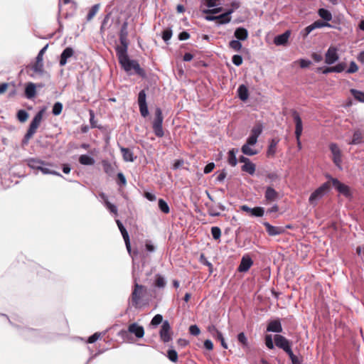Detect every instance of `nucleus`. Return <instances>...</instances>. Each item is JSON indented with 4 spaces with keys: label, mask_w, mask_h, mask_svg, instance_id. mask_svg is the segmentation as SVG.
I'll return each mask as SVG.
<instances>
[{
    "label": "nucleus",
    "mask_w": 364,
    "mask_h": 364,
    "mask_svg": "<svg viewBox=\"0 0 364 364\" xmlns=\"http://www.w3.org/2000/svg\"><path fill=\"white\" fill-rule=\"evenodd\" d=\"M48 47V44L46 45L43 48L41 49V50L38 52V53L36 58V60H37V61L43 62V55L46 53Z\"/></svg>",
    "instance_id": "57"
},
{
    "label": "nucleus",
    "mask_w": 364,
    "mask_h": 364,
    "mask_svg": "<svg viewBox=\"0 0 364 364\" xmlns=\"http://www.w3.org/2000/svg\"><path fill=\"white\" fill-rule=\"evenodd\" d=\"M124 240L126 248L127 250L128 253L134 259V256L137 255L138 251L137 250H134L133 252L132 251L129 237L128 239L127 238Z\"/></svg>",
    "instance_id": "50"
},
{
    "label": "nucleus",
    "mask_w": 364,
    "mask_h": 364,
    "mask_svg": "<svg viewBox=\"0 0 364 364\" xmlns=\"http://www.w3.org/2000/svg\"><path fill=\"white\" fill-rule=\"evenodd\" d=\"M287 354L289 355L292 364H301L302 360L296 356L291 349Z\"/></svg>",
    "instance_id": "49"
},
{
    "label": "nucleus",
    "mask_w": 364,
    "mask_h": 364,
    "mask_svg": "<svg viewBox=\"0 0 364 364\" xmlns=\"http://www.w3.org/2000/svg\"><path fill=\"white\" fill-rule=\"evenodd\" d=\"M189 333L193 336H198L200 333V330L197 325H191L189 327Z\"/></svg>",
    "instance_id": "61"
},
{
    "label": "nucleus",
    "mask_w": 364,
    "mask_h": 364,
    "mask_svg": "<svg viewBox=\"0 0 364 364\" xmlns=\"http://www.w3.org/2000/svg\"><path fill=\"white\" fill-rule=\"evenodd\" d=\"M234 12V9H229L226 12L217 16V21L218 24L228 23L231 21L230 15Z\"/></svg>",
    "instance_id": "23"
},
{
    "label": "nucleus",
    "mask_w": 364,
    "mask_h": 364,
    "mask_svg": "<svg viewBox=\"0 0 364 364\" xmlns=\"http://www.w3.org/2000/svg\"><path fill=\"white\" fill-rule=\"evenodd\" d=\"M25 95L27 98L31 99L33 97L36 95V85L33 82H29L27 84L25 89Z\"/></svg>",
    "instance_id": "32"
},
{
    "label": "nucleus",
    "mask_w": 364,
    "mask_h": 364,
    "mask_svg": "<svg viewBox=\"0 0 364 364\" xmlns=\"http://www.w3.org/2000/svg\"><path fill=\"white\" fill-rule=\"evenodd\" d=\"M119 38L120 41L119 46L115 47L116 50H128L129 40H128V22L124 21L120 28L119 33Z\"/></svg>",
    "instance_id": "7"
},
{
    "label": "nucleus",
    "mask_w": 364,
    "mask_h": 364,
    "mask_svg": "<svg viewBox=\"0 0 364 364\" xmlns=\"http://www.w3.org/2000/svg\"><path fill=\"white\" fill-rule=\"evenodd\" d=\"M229 46L235 51L240 50L242 47V43L239 40H232L229 43Z\"/></svg>",
    "instance_id": "45"
},
{
    "label": "nucleus",
    "mask_w": 364,
    "mask_h": 364,
    "mask_svg": "<svg viewBox=\"0 0 364 364\" xmlns=\"http://www.w3.org/2000/svg\"><path fill=\"white\" fill-rule=\"evenodd\" d=\"M326 177L331 181L332 186L339 193L343 195L346 198L351 196L350 188L347 185L341 183L337 178H332L330 175H328Z\"/></svg>",
    "instance_id": "9"
},
{
    "label": "nucleus",
    "mask_w": 364,
    "mask_h": 364,
    "mask_svg": "<svg viewBox=\"0 0 364 364\" xmlns=\"http://www.w3.org/2000/svg\"><path fill=\"white\" fill-rule=\"evenodd\" d=\"M318 14L322 19H323L326 22L330 21L332 19L331 13L326 9H319L318 11Z\"/></svg>",
    "instance_id": "35"
},
{
    "label": "nucleus",
    "mask_w": 364,
    "mask_h": 364,
    "mask_svg": "<svg viewBox=\"0 0 364 364\" xmlns=\"http://www.w3.org/2000/svg\"><path fill=\"white\" fill-rule=\"evenodd\" d=\"M238 150L236 149H232L228 151V163L232 166H235L237 164V160L236 158V154Z\"/></svg>",
    "instance_id": "33"
},
{
    "label": "nucleus",
    "mask_w": 364,
    "mask_h": 364,
    "mask_svg": "<svg viewBox=\"0 0 364 364\" xmlns=\"http://www.w3.org/2000/svg\"><path fill=\"white\" fill-rule=\"evenodd\" d=\"M314 24L306 26L304 30L302 31V35L304 38H306L313 30H314Z\"/></svg>",
    "instance_id": "63"
},
{
    "label": "nucleus",
    "mask_w": 364,
    "mask_h": 364,
    "mask_svg": "<svg viewBox=\"0 0 364 364\" xmlns=\"http://www.w3.org/2000/svg\"><path fill=\"white\" fill-rule=\"evenodd\" d=\"M237 95L242 101H246L249 97L247 87L245 85H240L237 88Z\"/></svg>",
    "instance_id": "31"
},
{
    "label": "nucleus",
    "mask_w": 364,
    "mask_h": 364,
    "mask_svg": "<svg viewBox=\"0 0 364 364\" xmlns=\"http://www.w3.org/2000/svg\"><path fill=\"white\" fill-rule=\"evenodd\" d=\"M159 208L164 213H168L170 212V208L168 203L162 198L159 200Z\"/></svg>",
    "instance_id": "40"
},
{
    "label": "nucleus",
    "mask_w": 364,
    "mask_h": 364,
    "mask_svg": "<svg viewBox=\"0 0 364 364\" xmlns=\"http://www.w3.org/2000/svg\"><path fill=\"white\" fill-rule=\"evenodd\" d=\"M167 357L173 363H176L178 361V353L173 349H169L167 351Z\"/></svg>",
    "instance_id": "44"
},
{
    "label": "nucleus",
    "mask_w": 364,
    "mask_h": 364,
    "mask_svg": "<svg viewBox=\"0 0 364 364\" xmlns=\"http://www.w3.org/2000/svg\"><path fill=\"white\" fill-rule=\"evenodd\" d=\"M117 184L119 186H125L127 184V180L124 175L120 172L117 173Z\"/></svg>",
    "instance_id": "56"
},
{
    "label": "nucleus",
    "mask_w": 364,
    "mask_h": 364,
    "mask_svg": "<svg viewBox=\"0 0 364 364\" xmlns=\"http://www.w3.org/2000/svg\"><path fill=\"white\" fill-rule=\"evenodd\" d=\"M129 333L134 334L137 338H141L144 335V329L142 326L139 325L137 323H131L128 326V329L122 330L120 331V335L124 338H127Z\"/></svg>",
    "instance_id": "8"
},
{
    "label": "nucleus",
    "mask_w": 364,
    "mask_h": 364,
    "mask_svg": "<svg viewBox=\"0 0 364 364\" xmlns=\"http://www.w3.org/2000/svg\"><path fill=\"white\" fill-rule=\"evenodd\" d=\"M314 28H320L323 27H328V28H333V26H331L329 23L326 21H316L313 23Z\"/></svg>",
    "instance_id": "53"
},
{
    "label": "nucleus",
    "mask_w": 364,
    "mask_h": 364,
    "mask_svg": "<svg viewBox=\"0 0 364 364\" xmlns=\"http://www.w3.org/2000/svg\"><path fill=\"white\" fill-rule=\"evenodd\" d=\"M74 55V50L71 47H67L60 55L59 64L60 66L66 65L68 60Z\"/></svg>",
    "instance_id": "19"
},
{
    "label": "nucleus",
    "mask_w": 364,
    "mask_h": 364,
    "mask_svg": "<svg viewBox=\"0 0 364 364\" xmlns=\"http://www.w3.org/2000/svg\"><path fill=\"white\" fill-rule=\"evenodd\" d=\"M267 331L274 333L282 332V326L279 319L270 321L267 327Z\"/></svg>",
    "instance_id": "21"
},
{
    "label": "nucleus",
    "mask_w": 364,
    "mask_h": 364,
    "mask_svg": "<svg viewBox=\"0 0 364 364\" xmlns=\"http://www.w3.org/2000/svg\"><path fill=\"white\" fill-rule=\"evenodd\" d=\"M265 345L269 349H271V350L274 348L272 335H266L265 336Z\"/></svg>",
    "instance_id": "55"
},
{
    "label": "nucleus",
    "mask_w": 364,
    "mask_h": 364,
    "mask_svg": "<svg viewBox=\"0 0 364 364\" xmlns=\"http://www.w3.org/2000/svg\"><path fill=\"white\" fill-rule=\"evenodd\" d=\"M89 113H90V122L91 127L92 128H96V127L100 128V127H98L97 125V122L95 119L94 112L92 109H90Z\"/></svg>",
    "instance_id": "59"
},
{
    "label": "nucleus",
    "mask_w": 364,
    "mask_h": 364,
    "mask_svg": "<svg viewBox=\"0 0 364 364\" xmlns=\"http://www.w3.org/2000/svg\"><path fill=\"white\" fill-rule=\"evenodd\" d=\"M110 213L114 214L115 215H117L118 214V209L117 207L111 203L109 201H105V205Z\"/></svg>",
    "instance_id": "52"
},
{
    "label": "nucleus",
    "mask_w": 364,
    "mask_h": 364,
    "mask_svg": "<svg viewBox=\"0 0 364 364\" xmlns=\"http://www.w3.org/2000/svg\"><path fill=\"white\" fill-rule=\"evenodd\" d=\"M171 326L168 321H164L162 323V326L161 327V330L159 332L160 338L161 341L164 343L169 342L171 340V336L170 335Z\"/></svg>",
    "instance_id": "16"
},
{
    "label": "nucleus",
    "mask_w": 364,
    "mask_h": 364,
    "mask_svg": "<svg viewBox=\"0 0 364 364\" xmlns=\"http://www.w3.org/2000/svg\"><path fill=\"white\" fill-rule=\"evenodd\" d=\"M28 117V112L24 109H20L17 112V118L21 122H24L27 120Z\"/></svg>",
    "instance_id": "48"
},
{
    "label": "nucleus",
    "mask_w": 364,
    "mask_h": 364,
    "mask_svg": "<svg viewBox=\"0 0 364 364\" xmlns=\"http://www.w3.org/2000/svg\"><path fill=\"white\" fill-rule=\"evenodd\" d=\"M358 70V67L354 61H351L348 69L347 70L348 73H354Z\"/></svg>",
    "instance_id": "62"
},
{
    "label": "nucleus",
    "mask_w": 364,
    "mask_h": 364,
    "mask_svg": "<svg viewBox=\"0 0 364 364\" xmlns=\"http://www.w3.org/2000/svg\"><path fill=\"white\" fill-rule=\"evenodd\" d=\"M102 165L104 171L109 176H112L115 173L116 166L112 164L107 160H102Z\"/></svg>",
    "instance_id": "28"
},
{
    "label": "nucleus",
    "mask_w": 364,
    "mask_h": 364,
    "mask_svg": "<svg viewBox=\"0 0 364 364\" xmlns=\"http://www.w3.org/2000/svg\"><path fill=\"white\" fill-rule=\"evenodd\" d=\"M264 198L267 203H272L279 199V193L272 186H267L264 192Z\"/></svg>",
    "instance_id": "17"
},
{
    "label": "nucleus",
    "mask_w": 364,
    "mask_h": 364,
    "mask_svg": "<svg viewBox=\"0 0 364 364\" xmlns=\"http://www.w3.org/2000/svg\"><path fill=\"white\" fill-rule=\"evenodd\" d=\"M146 95L144 90H141L138 95V104L141 115L146 117L149 114V109L146 104Z\"/></svg>",
    "instance_id": "13"
},
{
    "label": "nucleus",
    "mask_w": 364,
    "mask_h": 364,
    "mask_svg": "<svg viewBox=\"0 0 364 364\" xmlns=\"http://www.w3.org/2000/svg\"><path fill=\"white\" fill-rule=\"evenodd\" d=\"M329 149L332 154V160L340 170H342V153L338 146L335 143H331L329 145Z\"/></svg>",
    "instance_id": "10"
},
{
    "label": "nucleus",
    "mask_w": 364,
    "mask_h": 364,
    "mask_svg": "<svg viewBox=\"0 0 364 364\" xmlns=\"http://www.w3.org/2000/svg\"><path fill=\"white\" fill-rule=\"evenodd\" d=\"M172 35L173 33L171 28H166L162 33V38L168 44V42L171 38Z\"/></svg>",
    "instance_id": "47"
},
{
    "label": "nucleus",
    "mask_w": 364,
    "mask_h": 364,
    "mask_svg": "<svg viewBox=\"0 0 364 364\" xmlns=\"http://www.w3.org/2000/svg\"><path fill=\"white\" fill-rule=\"evenodd\" d=\"M101 336L100 333H95L93 335L90 336L87 340V343H93L95 341H97Z\"/></svg>",
    "instance_id": "64"
},
{
    "label": "nucleus",
    "mask_w": 364,
    "mask_h": 364,
    "mask_svg": "<svg viewBox=\"0 0 364 364\" xmlns=\"http://www.w3.org/2000/svg\"><path fill=\"white\" fill-rule=\"evenodd\" d=\"M117 225L122 233V235L123 237V239H128L129 237L128 232L127 231L126 228L123 225L122 223L119 220H116Z\"/></svg>",
    "instance_id": "41"
},
{
    "label": "nucleus",
    "mask_w": 364,
    "mask_h": 364,
    "mask_svg": "<svg viewBox=\"0 0 364 364\" xmlns=\"http://www.w3.org/2000/svg\"><path fill=\"white\" fill-rule=\"evenodd\" d=\"M52 166H53V165L52 164ZM49 167H51V166H43V168H41V173L43 174H50V175H54V176H60V177H63L59 172L56 171H53V170H51L49 168Z\"/></svg>",
    "instance_id": "38"
},
{
    "label": "nucleus",
    "mask_w": 364,
    "mask_h": 364,
    "mask_svg": "<svg viewBox=\"0 0 364 364\" xmlns=\"http://www.w3.org/2000/svg\"><path fill=\"white\" fill-rule=\"evenodd\" d=\"M252 264L253 261L251 257L248 255H244L238 267V271L240 272H246L250 269Z\"/></svg>",
    "instance_id": "18"
},
{
    "label": "nucleus",
    "mask_w": 364,
    "mask_h": 364,
    "mask_svg": "<svg viewBox=\"0 0 364 364\" xmlns=\"http://www.w3.org/2000/svg\"><path fill=\"white\" fill-rule=\"evenodd\" d=\"M241 169L242 171L247 172L250 175L252 176L255 172L256 166L254 163L250 161L249 162L242 166Z\"/></svg>",
    "instance_id": "34"
},
{
    "label": "nucleus",
    "mask_w": 364,
    "mask_h": 364,
    "mask_svg": "<svg viewBox=\"0 0 364 364\" xmlns=\"http://www.w3.org/2000/svg\"><path fill=\"white\" fill-rule=\"evenodd\" d=\"M26 161L29 168L40 171H41V168H43V166H52L50 163L36 158H30L27 159Z\"/></svg>",
    "instance_id": "14"
},
{
    "label": "nucleus",
    "mask_w": 364,
    "mask_h": 364,
    "mask_svg": "<svg viewBox=\"0 0 364 364\" xmlns=\"http://www.w3.org/2000/svg\"><path fill=\"white\" fill-rule=\"evenodd\" d=\"M279 141L277 138L272 139L267 150V157H274L277 151V146Z\"/></svg>",
    "instance_id": "25"
},
{
    "label": "nucleus",
    "mask_w": 364,
    "mask_h": 364,
    "mask_svg": "<svg viewBox=\"0 0 364 364\" xmlns=\"http://www.w3.org/2000/svg\"><path fill=\"white\" fill-rule=\"evenodd\" d=\"M120 151L125 161L133 162L136 158L134 156L133 151L129 148L121 147Z\"/></svg>",
    "instance_id": "26"
},
{
    "label": "nucleus",
    "mask_w": 364,
    "mask_h": 364,
    "mask_svg": "<svg viewBox=\"0 0 364 364\" xmlns=\"http://www.w3.org/2000/svg\"><path fill=\"white\" fill-rule=\"evenodd\" d=\"M291 32L287 30L282 34L275 36L274 43L276 46H284L287 44L288 39L290 36Z\"/></svg>",
    "instance_id": "22"
},
{
    "label": "nucleus",
    "mask_w": 364,
    "mask_h": 364,
    "mask_svg": "<svg viewBox=\"0 0 364 364\" xmlns=\"http://www.w3.org/2000/svg\"><path fill=\"white\" fill-rule=\"evenodd\" d=\"M237 341L242 344L243 346H248V341L247 338L245 336V334L243 332L240 333L237 335Z\"/></svg>",
    "instance_id": "54"
},
{
    "label": "nucleus",
    "mask_w": 364,
    "mask_h": 364,
    "mask_svg": "<svg viewBox=\"0 0 364 364\" xmlns=\"http://www.w3.org/2000/svg\"><path fill=\"white\" fill-rule=\"evenodd\" d=\"M209 331L214 334L218 340H219L221 343V346L224 348H228V345L225 341L223 333L218 331L215 326H210L208 328Z\"/></svg>",
    "instance_id": "27"
},
{
    "label": "nucleus",
    "mask_w": 364,
    "mask_h": 364,
    "mask_svg": "<svg viewBox=\"0 0 364 364\" xmlns=\"http://www.w3.org/2000/svg\"><path fill=\"white\" fill-rule=\"evenodd\" d=\"M163 321V316L161 314H156L152 318L151 323L153 326H157Z\"/></svg>",
    "instance_id": "58"
},
{
    "label": "nucleus",
    "mask_w": 364,
    "mask_h": 364,
    "mask_svg": "<svg viewBox=\"0 0 364 364\" xmlns=\"http://www.w3.org/2000/svg\"><path fill=\"white\" fill-rule=\"evenodd\" d=\"M46 112V107L41 109L33 118L26 134L24 136L23 143L26 144L28 141L34 135L37 129L40 126L43 119V115Z\"/></svg>",
    "instance_id": "4"
},
{
    "label": "nucleus",
    "mask_w": 364,
    "mask_h": 364,
    "mask_svg": "<svg viewBox=\"0 0 364 364\" xmlns=\"http://www.w3.org/2000/svg\"><path fill=\"white\" fill-rule=\"evenodd\" d=\"M263 129V124L260 122H257L252 128L250 135L247 139L246 143L241 148V151L245 155L254 156L257 154L258 151L250 146L257 144V139L262 133Z\"/></svg>",
    "instance_id": "2"
},
{
    "label": "nucleus",
    "mask_w": 364,
    "mask_h": 364,
    "mask_svg": "<svg viewBox=\"0 0 364 364\" xmlns=\"http://www.w3.org/2000/svg\"><path fill=\"white\" fill-rule=\"evenodd\" d=\"M132 277L134 280V289L132 291V295H131V300H132V304L137 307L141 297L143 296L144 291H145V288L143 285L139 284L138 283V280L139 278V274L136 273L135 267L133 266L132 269Z\"/></svg>",
    "instance_id": "3"
},
{
    "label": "nucleus",
    "mask_w": 364,
    "mask_h": 364,
    "mask_svg": "<svg viewBox=\"0 0 364 364\" xmlns=\"http://www.w3.org/2000/svg\"><path fill=\"white\" fill-rule=\"evenodd\" d=\"M292 116L295 122V135L297 141V145L299 149H301V144L300 141V136L303 131L302 120L299 113L295 110L292 112Z\"/></svg>",
    "instance_id": "11"
},
{
    "label": "nucleus",
    "mask_w": 364,
    "mask_h": 364,
    "mask_svg": "<svg viewBox=\"0 0 364 364\" xmlns=\"http://www.w3.org/2000/svg\"><path fill=\"white\" fill-rule=\"evenodd\" d=\"M234 36L239 41H245L248 36V32L246 28L239 27L235 31Z\"/></svg>",
    "instance_id": "30"
},
{
    "label": "nucleus",
    "mask_w": 364,
    "mask_h": 364,
    "mask_svg": "<svg viewBox=\"0 0 364 364\" xmlns=\"http://www.w3.org/2000/svg\"><path fill=\"white\" fill-rule=\"evenodd\" d=\"M274 340L276 346L282 349L285 353L290 351L291 349V342L284 336L279 334H276L274 336Z\"/></svg>",
    "instance_id": "12"
},
{
    "label": "nucleus",
    "mask_w": 364,
    "mask_h": 364,
    "mask_svg": "<svg viewBox=\"0 0 364 364\" xmlns=\"http://www.w3.org/2000/svg\"><path fill=\"white\" fill-rule=\"evenodd\" d=\"M330 183L326 182L323 183L320 187L316 189L310 196L309 198V203L313 206L317 205L318 201L321 199L329 191Z\"/></svg>",
    "instance_id": "5"
},
{
    "label": "nucleus",
    "mask_w": 364,
    "mask_h": 364,
    "mask_svg": "<svg viewBox=\"0 0 364 364\" xmlns=\"http://www.w3.org/2000/svg\"><path fill=\"white\" fill-rule=\"evenodd\" d=\"M128 50H116L119 64L124 71L131 74L132 70L134 73L141 77H146V74L144 69H142L139 63L135 60H131L127 54Z\"/></svg>",
    "instance_id": "1"
},
{
    "label": "nucleus",
    "mask_w": 364,
    "mask_h": 364,
    "mask_svg": "<svg viewBox=\"0 0 364 364\" xmlns=\"http://www.w3.org/2000/svg\"><path fill=\"white\" fill-rule=\"evenodd\" d=\"M63 110V104L60 102H57L53 105L52 113L55 116L59 115Z\"/></svg>",
    "instance_id": "43"
},
{
    "label": "nucleus",
    "mask_w": 364,
    "mask_h": 364,
    "mask_svg": "<svg viewBox=\"0 0 364 364\" xmlns=\"http://www.w3.org/2000/svg\"><path fill=\"white\" fill-rule=\"evenodd\" d=\"M30 68L34 73L30 74V76L32 77H35V74L38 75H43L45 73L43 62L37 61L34 64L30 66Z\"/></svg>",
    "instance_id": "20"
},
{
    "label": "nucleus",
    "mask_w": 364,
    "mask_h": 364,
    "mask_svg": "<svg viewBox=\"0 0 364 364\" xmlns=\"http://www.w3.org/2000/svg\"><path fill=\"white\" fill-rule=\"evenodd\" d=\"M350 93L355 100L359 102H364V92L357 90L355 89H351Z\"/></svg>",
    "instance_id": "39"
},
{
    "label": "nucleus",
    "mask_w": 364,
    "mask_h": 364,
    "mask_svg": "<svg viewBox=\"0 0 364 364\" xmlns=\"http://www.w3.org/2000/svg\"><path fill=\"white\" fill-rule=\"evenodd\" d=\"M232 63L236 66H240L242 63V58L239 55H234L232 58Z\"/></svg>",
    "instance_id": "60"
},
{
    "label": "nucleus",
    "mask_w": 364,
    "mask_h": 364,
    "mask_svg": "<svg viewBox=\"0 0 364 364\" xmlns=\"http://www.w3.org/2000/svg\"><path fill=\"white\" fill-rule=\"evenodd\" d=\"M164 117L161 108L156 107L155 109V117L152 122V129L155 135L158 137H162L164 135L162 124Z\"/></svg>",
    "instance_id": "6"
},
{
    "label": "nucleus",
    "mask_w": 364,
    "mask_h": 364,
    "mask_svg": "<svg viewBox=\"0 0 364 364\" xmlns=\"http://www.w3.org/2000/svg\"><path fill=\"white\" fill-rule=\"evenodd\" d=\"M339 58L337 53V48L333 46H330L325 53V63L328 65L335 63Z\"/></svg>",
    "instance_id": "15"
},
{
    "label": "nucleus",
    "mask_w": 364,
    "mask_h": 364,
    "mask_svg": "<svg viewBox=\"0 0 364 364\" xmlns=\"http://www.w3.org/2000/svg\"><path fill=\"white\" fill-rule=\"evenodd\" d=\"M262 224L265 227L266 231L270 236H276L280 235L283 231L282 228L273 226L268 222H264Z\"/></svg>",
    "instance_id": "24"
},
{
    "label": "nucleus",
    "mask_w": 364,
    "mask_h": 364,
    "mask_svg": "<svg viewBox=\"0 0 364 364\" xmlns=\"http://www.w3.org/2000/svg\"><path fill=\"white\" fill-rule=\"evenodd\" d=\"M166 284V282L165 278L160 274H156L155 279V286L158 288H164Z\"/></svg>",
    "instance_id": "37"
},
{
    "label": "nucleus",
    "mask_w": 364,
    "mask_h": 364,
    "mask_svg": "<svg viewBox=\"0 0 364 364\" xmlns=\"http://www.w3.org/2000/svg\"><path fill=\"white\" fill-rule=\"evenodd\" d=\"M211 234L214 240H219L221 236L220 228L217 226L212 227Z\"/></svg>",
    "instance_id": "51"
},
{
    "label": "nucleus",
    "mask_w": 364,
    "mask_h": 364,
    "mask_svg": "<svg viewBox=\"0 0 364 364\" xmlns=\"http://www.w3.org/2000/svg\"><path fill=\"white\" fill-rule=\"evenodd\" d=\"M364 133L360 130H356L354 132L353 139L350 144H360L363 142Z\"/></svg>",
    "instance_id": "29"
},
{
    "label": "nucleus",
    "mask_w": 364,
    "mask_h": 364,
    "mask_svg": "<svg viewBox=\"0 0 364 364\" xmlns=\"http://www.w3.org/2000/svg\"><path fill=\"white\" fill-rule=\"evenodd\" d=\"M99 4H95L91 7L87 16V21H90L95 16L99 10Z\"/></svg>",
    "instance_id": "42"
},
{
    "label": "nucleus",
    "mask_w": 364,
    "mask_h": 364,
    "mask_svg": "<svg viewBox=\"0 0 364 364\" xmlns=\"http://www.w3.org/2000/svg\"><path fill=\"white\" fill-rule=\"evenodd\" d=\"M264 214V208L262 207L253 208L251 215L254 217H262Z\"/></svg>",
    "instance_id": "46"
},
{
    "label": "nucleus",
    "mask_w": 364,
    "mask_h": 364,
    "mask_svg": "<svg viewBox=\"0 0 364 364\" xmlns=\"http://www.w3.org/2000/svg\"><path fill=\"white\" fill-rule=\"evenodd\" d=\"M79 162L82 165L91 166L95 164V159L88 155L83 154L80 156Z\"/></svg>",
    "instance_id": "36"
}]
</instances>
